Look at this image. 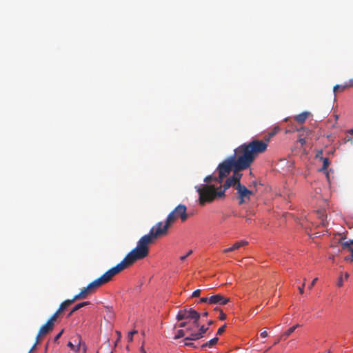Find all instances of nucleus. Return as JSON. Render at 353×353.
I'll use <instances>...</instances> for the list:
<instances>
[{
  "mask_svg": "<svg viewBox=\"0 0 353 353\" xmlns=\"http://www.w3.org/2000/svg\"><path fill=\"white\" fill-rule=\"evenodd\" d=\"M172 224V214H169L164 225L161 221L158 222L150 229L149 234L143 236L139 240L137 246L126 255L127 259H129L131 263H134L148 256L149 254V245L152 244L154 240L159 236L166 235L168 228Z\"/></svg>",
  "mask_w": 353,
  "mask_h": 353,
  "instance_id": "obj_1",
  "label": "nucleus"
},
{
  "mask_svg": "<svg viewBox=\"0 0 353 353\" xmlns=\"http://www.w3.org/2000/svg\"><path fill=\"white\" fill-rule=\"evenodd\" d=\"M132 264L133 263H131V261L129 259H127V256H125V257L123 259V261L121 263H118L116 266L108 270L100 277L97 278V279L89 283L88 285V288L92 292H94L98 288L111 281L114 276L119 274L123 270Z\"/></svg>",
  "mask_w": 353,
  "mask_h": 353,
  "instance_id": "obj_2",
  "label": "nucleus"
},
{
  "mask_svg": "<svg viewBox=\"0 0 353 353\" xmlns=\"http://www.w3.org/2000/svg\"><path fill=\"white\" fill-rule=\"evenodd\" d=\"M234 157L236 170H244L248 169L255 159L250 148L246 143H243L234 149Z\"/></svg>",
  "mask_w": 353,
  "mask_h": 353,
  "instance_id": "obj_3",
  "label": "nucleus"
},
{
  "mask_svg": "<svg viewBox=\"0 0 353 353\" xmlns=\"http://www.w3.org/2000/svg\"><path fill=\"white\" fill-rule=\"evenodd\" d=\"M196 189L199 195V203L202 205L225 196L224 190H221L219 187H215L214 185L203 184L196 186Z\"/></svg>",
  "mask_w": 353,
  "mask_h": 353,
  "instance_id": "obj_4",
  "label": "nucleus"
},
{
  "mask_svg": "<svg viewBox=\"0 0 353 353\" xmlns=\"http://www.w3.org/2000/svg\"><path fill=\"white\" fill-rule=\"evenodd\" d=\"M235 167L234 157H228L217 167L216 170L219 173V183H221L224 178L228 176L230 172Z\"/></svg>",
  "mask_w": 353,
  "mask_h": 353,
  "instance_id": "obj_5",
  "label": "nucleus"
},
{
  "mask_svg": "<svg viewBox=\"0 0 353 353\" xmlns=\"http://www.w3.org/2000/svg\"><path fill=\"white\" fill-rule=\"evenodd\" d=\"M238 194L237 199H239V204L248 203L250 201V196L254 194V192L249 190L245 185L241 183H238L235 188Z\"/></svg>",
  "mask_w": 353,
  "mask_h": 353,
  "instance_id": "obj_6",
  "label": "nucleus"
},
{
  "mask_svg": "<svg viewBox=\"0 0 353 353\" xmlns=\"http://www.w3.org/2000/svg\"><path fill=\"white\" fill-rule=\"evenodd\" d=\"M246 144L255 158L257 154L264 152L268 148V142L265 140L253 139Z\"/></svg>",
  "mask_w": 353,
  "mask_h": 353,
  "instance_id": "obj_7",
  "label": "nucleus"
},
{
  "mask_svg": "<svg viewBox=\"0 0 353 353\" xmlns=\"http://www.w3.org/2000/svg\"><path fill=\"white\" fill-rule=\"evenodd\" d=\"M170 214H172L173 223L178 218H180L183 222L188 219L187 208L185 205H179Z\"/></svg>",
  "mask_w": 353,
  "mask_h": 353,
  "instance_id": "obj_8",
  "label": "nucleus"
},
{
  "mask_svg": "<svg viewBox=\"0 0 353 353\" xmlns=\"http://www.w3.org/2000/svg\"><path fill=\"white\" fill-rule=\"evenodd\" d=\"M230 301V299L229 298L225 297L223 295L220 294L211 295L209 297V304L211 305H223L227 304Z\"/></svg>",
  "mask_w": 353,
  "mask_h": 353,
  "instance_id": "obj_9",
  "label": "nucleus"
},
{
  "mask_svg": "<svg viewBox=\"0 0 353 353\" xmlns=\"http://www.w3.org/2000/svg\"><path fill=\"white\" fill-rule=\"evenodd\" d=\"M54 325L52 323L47 321L44 325H43L37 334V343H39L40 337H42L46 334H48L50 332L53 330Z\"/></svg>",
  "mask_w": 353,
  "mask_h": 353,
  "instance_id": "obj_10",
  "label": "nucleus"
},
{
  "mask_svg": "<svg viewBox=\"0 0 353 353\" xmlns=\"http://www.w3.org/2000/svg\"><path fill=\"white\" fill-rule=\"evenodd\" d=\"M72 339L76 345H74L72 342L69 341L67 344V346L69 347L72 350L76 352H79L81 345V336L77 334Z\"/></svg>",
  "mask_w": 353,
  "mask_h": 353,
  "instance_id": "obj_11",
  "label": "nucleus"
},
{
  "mask_svg": "<svg viewBox=\"0 0 353 353\" xmlns=\"http://www.w3.org/2000/svg\"><path fill=\"white\" fill-rule=\"evenodd\" d=\"M201 314L195 310L190 308L187 310V318L194 319V324L195 326H199V320Z\"/></svg>",
  "mask_w": 353,
  "mask_h": 353,
  "instance_id": "obj_12",
  "label": "nucleus"
},
{
  "mask_svg": "<svg viewBox=\"0 0 353 353\" xmlns=\"http://www.w3.org/2000/svg\"><path fill=\"white\" fill-rule=\"evenodd\" d=\"M248 245V241H241L236 242L232 247L229 248L224 249L223 250V253H228L230 252H233L234 250H239L241 247L245 246Z\"/></svg>",
  "mask_w": 353,
  "mask_h": 353,
  "instance_id": "obj_13",
  "label": "nucleus"
},
{
  "mask_svg": "<svg viewBox=\"0 0 353 353\" xmlns=\"http://www.w3.org/2000/svg\"><path fill=\"white\" fill-rule=\"evenodd\" d=\"M231 186H234V188H236V182L234 181V178L230 176L227 179V180L225 181V182L223 186L222 185L219 186V189L221 190H224V193H225L226 190H228Z\"/></svg>",
  "mask_w": 353,
  "mask_h": 353,
  "instance_id": "obj_14",
  "label": "nucleus"
},
{
  "mask_svg": "<svg viewBox=\"0 0 353 353\" xmlns=\"http://www.w3.org/2000/svg\"><path fill=\"white\" fill-rule=\"evenodd\" d=\"M341 245L343 250H347V251L352 253L351 262H353V240L343 242Z\"/></svg>",
  "mask_w": 353,
  "mask_h": 353,
  "instance_id": "obj_15",
  "label": "nucleus"
},
{
  "mask_svg": "<svg viewBox=\"0 0 353 353\" xmlns=\"http://www.w3.org/2000/svg\"><path fill=\"white\" fill-rule=\"evenodd\" d=\"M309 115V112H303L296 116L294 117V120L300 123H303L307 119Z\"/></svg>",
  "mask_w": 353,
  "mask_h": 353,
  "instance_id": "obj_16",
  "label": "nucleus"
},
{
  "mask_svg": "<svg viewBox=\"0 0 353 353\" xmlns=\"http://www.w3.org/2000/svg\"><path fill=\"white\" fill-rule=\"evenodd\" d=\"M71 304H72V301H70V299H67L62 302L59 308H58V312H62L65 309H66L68 306H70Z\"/></svg>",
  "mask_w": 353,
  "mask_h": 353,
  "instance_id": "obj_17",
  "label": "nucleus"
},
{
  "mask_svg": "<svg viewBox=\"0 0 353 353\" xmlns=\"http://www.w3.org/2000/svg\"><path fill=\"white\" fill-rule=\"evenodd\" d=\"M218 341H219V338L218 337H214V338L212 339L211 340H210L209 341H208L207 343L203 344L201 346V347L203 350L205 349L207 347H211L214 345L216 344Z\"/></svg>",
  "mask_w": 353,
  "mask_h": 353,
  "instance_id": "obj_18",
  "label": "nucleus"
},
{
  "mask_svg": "<svg viewBox=\"0 0 353 353\" xmlns=\"http://www.w3.org/2000/svg\"><path fill=\"white\" fill-rule=\"evenodd\" d=\"M233 171H234L233 175L231 177L234 178V181L236 182V185L238 183H240V179H241V178L242 176V174L239 173V172H241V170H236V166H235L234 168V169H233Z\"/></svg>",
  "mask_w": 353,
  "mask_h": 353,
  "instance_id": "obj_19",
  "label": "nucleus"
},
{
  "mask_svg": "<svg viewBox=\"0 0 353 353\" xmlns=\"http://www.w3.org/2000/svg\"><path fill=\"white\" fill-rule=\"evenodd\" d=\"M90 304V301H84V302L78 303L72 309V312H74L77 311L78 310L81 309V307L88 305Z\"/></svg>",
  "mask_w": 353,
  "mask_h": 353,
  "instance_id": "obj_20",
  "label": "nucleus"
},
{
  "mask_svg": "<svg viewBox=\"0 0 353 353\" xmlns=\"http://www.w3.org/2000/svg\"><path fill=\"white\" fill-rule=\"evenodd\" d=\"M187 318V310L185 309L183 310H180L176 315V319L178 321H181Z\"/></svg>",
  "mask_w": 353,
  "mask_h": 353,
  "instance_id": "obj_21",
  "label": "nucleus"
},
{
  "mask_svg": "<svg viewBox=\"0 0 353 353\" xmlns=\"http://www.w3.org/2000/svg\"><path fill=\"white\" fill-rule=\"evenodd\" d=\"M204 181L207 184H209V183H210L212 181H218L219 182V176L216 177V176H214L213 175H208V176L205 177Z\"/></svg>",
  "mask_w": 353,
  "mask_h": 353,
  "instance_id": "obj_22",
  "label": "nucleus"
},
{
  "mask_svg": "<svg viewBox=\"0 0 353 353\" xmlns=\"http://www.w3.org/2000/svg\"><path fill=\"white\" fill-rule=\"evenodd\" d=\"M295 331V327H290L286 332H285L281 336V339H287L291 334Z\"/></svg>",
  "mask_w": 353,
  "mask_h": 353,
  "instance_id": "obj_23",
  "label": "nucleus"
},
{
  "mask_svg": "<svg viewBox=\"0 0 353 353\" xmlns=\"http://www.w3.org/2000/svg\"><path fill=\"white\" fill-rule=\"evenodd\" d=\"M202 338V335L198 332L191 334L190 336L186 337L185 340H198Z\"/></svg>",
  "mask_w": 353,
  "mask_h": 353,
  "instance_id": "obj_24",
  "label": "nucleus"
},
{
  "mask_svg": "<svg viewBox=\"0 0 353 353\" xmlns=\"http://www.w3.org/2000/svg\"><path fill=\"white\" fill-rule=\"evenodd\" d=\"M279 130V128H275L272 132H270L268 136L265 137V141L268 143L270 139L274 137Z\"/></svg>",
  "mask_w": 353,
  "mask_h": 353,
  "instance_id": "obj_25",
  "label": "nucleus"
},
{
  "mask_svg": "<svg viewBox=\"0 0 353 353\" xmlns=\"http://www.w3.org/2000/svg\"><path fill=\"white\" fill-rule=\"evenodd\" d=\"M321 159L323 161V167L321 168V170H327V168H328V166L330 165V161H329L328 158L321 157Z\"/></svg>",
  "mask_w": 353,
  "mask_h": 353,
  "instance_id": "obj_26",
  "label": "nucleus"
},
{
  "mask_svg": "<svg viewBox=\"0 0 353 353\" xmlns=\"http://www.w3.org/2000/svg\"><path fill=\"white\" fill-rule=\"evenodd\" d=\"M81 294H82V296L85 298H86V296L90 294H92L93 293L89 288H88V286L85 287V288H83L81 290Z\"/></svg>",
  "mask_w": 353,
  "mask_h": 353,
  "instance_id": "obj_27",
  "label": "nucleus"
},
{
  "mask_svg": "<svg viewBox=\"0 0 353 353\" xmlns=\"http://www.w3.org/2000/svg\"><path fill=\"white\" fill-rule=\"evenodd\" d=\"M61 312H58V310L52 314V316L48 320V322L52 323L54 325V322L57 320L59 316V314Z\"/></svg>",
  "mask_w": 353,
  "mask_h": 353,
  "instance_id": "obj_28",
  "label": "nucleus"
},
{
  "mask_svg": "<svg viewBox=\"0 0 353 353\" xmlns=\"http://www.w3.org/2000/svg\"><path fill=\"white\" fill-rule=\"evenodd\" d=\"M346 88H347L346 85H336L334 87L333 90L334 92H343Z\"/></svg>",
  "mask_w": 353,
  "mask_h": 353,
  "instance_id": "obj_29",
  "label": "nucleus"
},
{
  "mask_svg": "<svg viewBox=\"0 0 353 353\" xmlns=\"http://www.w3.org/2000/svg\"><path fill=\"white\" fill-rule=\"evenodd\" d=\"M214 310L219 311V312H220L219 319L220 320L223 321L226 319V314L219 307H215Z\"/></svg>",
  "mask_w": 353,
  "mask_h": 353,
  "instance_id": "obj_30",
  "label": "nucleus"
},
{
  "mask_svg": "<svg viewBox=\"0 0 353 353\" xmlns=\"http://www.w3.org/2000/svg\"><path fill=\"white\" fill-rule=\"evenodd\" d=\"M208 329H209V327H205V325H201L199 328L198 333L201 334V335H202V337H203L204 334L206 333V332L208 330Z\"/></svg>",
  "mask_w": 353,
  "mask_h": 353,
  "instance_id": "obj_31",
  "label": "nucleus"
},
{
  "mask_svg": "<svg viewBox=\"0 0 353 353\" xmlns=\"http://www.w3.org/2000/svg\"><path fill=\"white\" fill-rule=\"evenodd\" d=\"M137 333V330H132L128 333V340L129 342H132L133 341V336H134V334H135Z\"/></svg>",
  "mask_w": 353,
  "mask_h": 353,
  "instance_id": "obj_32",
  "label": "nucleus"
},
{
  "mask_svg": "<svg viewBox=\"0 0 353 353\" xmlns=\"http://www.w3.org/2000/svg\"><path fill=\"white\" fill-rule=\"evenodd\" d=\"M185 335V332L184 330H179L177 331V334L175 336L174 339H180V338H182Z\"/></svg>",
  "mask_w": 353,
  "mask_h": 353,
  "instance_id": "obj_33",
  "label": "nucleus"
},
{
  "mask_svg": "<svg viewBox=\"0 0 353 353\" xmlns=\"http://www.w3.org/2000/svg\"><path fill=\"white\" fill-rule=\"evenodd\" d=\"M84 299V297L82 296L81 292H79L78 294L75 295L72 299H70V301H72V303L78 299Z\"/></svg>",
  "mask_w": 353,
  "mask_h": 353,
  "instance_id": "obj_34",
  "label": "nucleus"
},
{
  "mask_svg": "<svg viewBox=\"0 0 353 353\" xmlns=\"http://www.w3.org/2000/svg\"><path fill=\"white\" fill-rule=\"evenodd\" d=\"M225 327H226L225 324L223 325V326H221V327H219L217 331V334L218 335L222 334L225 332Z\"/></svg>",
  "mask_w": 353,
  "mask_h": 353,
  "instance_id": "obj_35",
  "label": "nucleus"
},
{
  "mask_svg": "<svg viewBox=\"0 0 353 353\" xmlns=\"http://www.w3.org/2000/svg\"><path fill=\"white\" fill-rule=\"evenodd\" d=\"M201 290L198 289L195 291L193 292L192 294V297H198L200 296L201 294Z\"/></svg>",
  "mask_w": 353,
  "mask_h": 353,
  "instance_id": "obj_36",
  "label": "nucleus"
},
{
  "mask_svg": "<svg viewBox=\"0 0 353 353\" xmlns=\"http://www.w3.org/2000/svg\"><path fill=\"white\" fill-rule=\"evenodd\" d=\"M192 253V250H189V252H188L186 254H185L184 256H181L180 257V259H181V261H184V260H185V259H186V258H187L188 256H190Z\"/></svg>",
  "mask_w": 353,
  "mask_h": 353,
  "instance_id": "obj_37",
  "label": "nucleus"
},
{
  "mask_svg": "<svg viewBox=\"0 0 353 353\" xmlns=\"http://www.w3.org/2000/svg\"><path fill=\"white\" fill-rule=\"evenodd\" d=\"M81 347H82L83 353H87V345L82 340Z\"/></svg>",
  "mask_w": 353,
  "mask_h": 353,
  "instance_id": "obj_38",
  "label": "nucleus"
},
{
  "mask_svg": "<svg viewBox=\"0 0 353 353\" xmlns=\"http://www.w3.org/2000/svg\"><path fill=\"white\" fill-rule=\"evenodd\" d=\"M305 280H306V279H304V282H303V283L302 284V285H301V287H299V292H300V294H303V292H304L303 289H304V287H305Z\"/></svg>",
  "mask_w": 353,
  "mask_h": 353,
  "instance_id": "obj_39",
  "label": "nucleus"
},
{
  "mask_svg": "<svg viewBox=\"0 0 353 353\" xmlns=\"http://www.w3.org/2000/svg\"><path fill=\"white\" fill-rule=\"evenodd\" d=\"M343 281H344V279L343 278V276H341L339 279V281H338V283H337V285H338L339 287H341L343 285Z\"/></svg>",
  "mask_w": 353,
  "mask_h": 353,
  "instance_id": "obj_40",
  "label": "nucleus"
},
{
  "mask_svg": "<svg viewBox=\"0 0 353 353\" xmlns=\"http://www.w3.org/2000/svg\"><path fill=\"white\" fill-rule=\"evenodd\" d=\"M317 280H318L317 278H315V279H313V281H312L310 285L308 286V289L309 290H311L313 288V286L315 285V283H316Z\"/></svg>",
  "mask_w": 353,
  "mask_h": 353,
  "instance_id": "obj_41",
  "label": "nucleus"
},
{
  "mask_svg": "<svg viewBox=\"0 0 353 353\" xmlns=\"http://www.w3.org/2000/svg\"><path fill=\"white\" fill-rule=\"evenodd\" d=\"M200 303H209V297H202L200 299Z\"/></svg>",
  "mask_w": 353,
  "mask_h": 353,
  "instance_id": "obj_42",
  "label": "nucleus"
},
{
  "mask_svg": "<svg viewBox=\"0 0 353 353\" xmlns=\"http://www.w3.org/2000/svg\"><path fill=\"white\" fill-rule=\"evenodd\" d=\"M63 332V330H62L59 333H58L56 336L54 337V341H57L62 335Z\"/></svg>",
  "mask_w": 353,
  "mask_h": 353,
  "instance_id": "obj_43",
  "label": "nucleus"
},
{
  "mask_svg": "<svg viewBox=\"0 0 353 353\" xmlns=\"http://www.w3.org/2000/svg\"><path fill=\"white\" fill-rule=\"evenodd\" d=\"M322 155H323V151L319 150L316 154V158L321 159V157H323Z\"/></svg>",
  "mask_w": 353,
  "mask_h": 353,
  "instance_id": "obj_44",
  "label": "nucleus"
},
{
  "mask_svg": "<svg viewBox=\"0 0 353 353\" xmlns=\"http://www.w3.org/2000/svg\"><path fill=\"white\" fill-rule=\"evenodd\" d=\"M260 335H261V337L265 338V337L268 336V332L265 330H264V331L261 332Z\"/></svg>",
  "mask_w": 353,
  "mask_h": 353,
  "instance_id": "obj_45",
  "label": "nucleus"
},
{
  "mask_svg": "<svg viewBox=\"0 0 353 353\" xmlns=\"http://www.w3.org/2000/svg\"><path fill=\"white\" fill-rule=\"evenodd\" d=\"M299 141L302 145H305L306 143L305 139L304 138H300L299 139Z\"/></svg>",
  "mask_w": 353,
  "mask_h": 353,
  "instance_id": "obj_46",
  "label": "nucleus"
},
{
  "mask_svg": "<svg viewBox=\"0 0 353 353\" xmlns=\"http://www.w3.org/2000/svg\"><path fill=\"white\" fill-rule=\"evenodd\" d=\"M351 258H352V253H350V256H346L344 259L346 261H350L351 262Z\"/></svg>",
  "mask_w": 353,
  "mask_h": 353,
  "instance_id": "obj_47",
  "label": "nucleus"
},
{
  "mask_svg": "<svg viewBox=\"0 0 353 353\" xmlns=\"http://www.w3.org/2000/svg\"><path fill=\"white\" fill-rule=\"evenodd\" d=\"M116 334H117V335L118 336V340H121V332L119 331H116Z\"/></svg>",
  "mask_w": 353,
  "mask_h": 353,
  "instance_id": "obj_48",
  "label": "nucleus"
},
{
  "mask_svg": "<svg viewBox=\"0 0 353 353\" xmlns=\"http://www.w3.org/2000/svg\"><path fill=\"white\" fill-rule=\"evenodd\" d=\"M186 325H187V323H186V322H181V323H180V324H179V327H185V326H186Z\"/></svg>",
  "mask_w": 353,
  "mask_h": 353,
  "instance_id": "obj_49",
  "label": "nucleus"
},
{
  "mask_svg": "<svg viewBox=\"0 0 353 353\" xmlns=\"http://www.w3.org/2000/svg\"><path fill=\"white\" fill-rule=\"evenodd\" d=\"M185 345H186V346H191V347H194L193 343H185Z\"/></svg>",
  "mask_w": 353,
  "mask_h": 353,
  "instance_id": "obj_50",
  "label": "nucleus"
},
{
  "mask_svg": "<svg viewBox=\"0 0 353 353\" xmlns=\"http://www.w3.org/2000/svg\"><path fill=\"white\" fill-rule=\"evenodd\" d=\"M37 343H37V341H36V342H35V343L34 344V345H33V346L32 347V348L30 350V351H29V352H30V353H31V352H32V351L35 348V347H36V345H37Z\"/></svg>",
  "mask_w": 353,
  "mask_h": 353,
  "instance_id": "obj_51",
  "label": "nucleus"
},
{
  "mask_svg": "<svg viewBox=\"0 0 353 353\" xmlns=\"http://www.w3.org/2000/svg\"><path fill=\"white\" fill-rule=\"evenodd\" d=\"M213 323H214V321H212V320H210V321L208 322V326H210V325H212Z\"/></svg>",
  "mask_w": 353,
  "mask_h": 353,
  "instance_id": "obj_52",
  "label": "nucleus"
},
{
  "mask_svg": "<svg viewBox=\"0 0 353 353\" xmlns=\"http://www.w3.org/2000/svg\"><path fill=\"white\" fill-rule=\"evenodd\" d=\"M347 132H348L350 134L353 135V128H352V129L349 130L347 131Z\"/></svg>",
  "mask_w": 353,
  "mask_h": 353,
  "instance_id": "obj_53",
  "label": "nucleus"
},
{
  "mask_svg": "<svg viewBox=\"0 0 353 353\" xmlns=\"http://www.w3.org/2000/svg\"><path fill=\"white\" fill-rule=\"evenodd\" d=\"M348 277H349V274H348V273H347V272H346V273L345 274V275H344V278H345V279H348Z\"/></svg>",
  "mask_w": 353,
  "mask_h": 353,
  "instance_id": "obj_54",
  "label": "nucleus"
},
{
  "mask_svg": "<svg viewBox=\"0 0 353 353\" xmlns=\"http://www.w3.org/2000/svg\"><path fill=\"white\" fill-rule=\"evenodd\" d=\"M208 315V312H204L203 314H202V316H207Z\"/></svg>",
  "mask_w": 353,
  "mask_h": 353,
  "instance_id": "obj_55",
  "label": "nucleus"
},
{
  "mask_svg": "<svg viewBox=\"0 0 353 353\" xmlns=\"http://www.w3.org/2000/svg\"><path fill=\"white\" fill-rule=\"evenodd\" d=\"M280 339H281V338H280V339H277L276 341H275V342L274 343V344H273V345H276L277 343H279Z\"/></svg>",
  "mask_w": 353,
  "mask_h": 353,
  "instance_id": "obj_56",
  "label": "nucleus"
},
{
  "mask_svg": "<svg viewBox=\"0 0 353 353\" xmlns=\"http://www.w3.org/2000/svg\"><path fill=\"white\" fill-rule=\"evenodd\" d=\"M300 326H301V325H300L299 324H296V325H295L292 326V327H295V330H296L297 327H300Z\"/></svg>",
  "mask_w": 353,
  "mask_h": 353,
  "instance_id": "obj_57",
  "label": "nucleus"
},
{
  "mask_svg": "<svg viewBox=\"0 0 353 353\" xmlns=\"http://www.w3.org/2000/svg\"><path fill=\"white\" fill-rule=\"evenodd\" d=\"M141 353H147V352L144 350V349H143V347H141Z\"/></svg>",
  "mask_w": 353,
  "mask_h": 353,
  "instance_id": "obj_58",
  "label": "nucleus"
},
{
  "mask_svg": "<svg viewBox=\"0 0 353 353\" xmlns=\"http://www.w3.org/2000/svg\"><path fill=\"white\" fill-rule=\"evenodd\" d=\"M116 340L117 341H116L115 344H114L115 346L117 345V343L120 341V340H118V337L116 338Z\"/></svg>",
  "mask_w": 353,
  "mask_h": 353,
  "instance_id": "obj_59",
  "label": "nucleus"
},
{
  "mask_svg": "<svg viewBox=\"0 0 353 353\" xmlns=\"http://www.w3.org/2000/svg\"><path fill=\"white\" fill-rule=\"evenodd\" d=\"M74 312H72V310L70 311V312L68 314V316H70Z\"/></svg>",
  "mask_w": 353,
  "mask_h": 353,
  "instance_id": "obj_60",
  "label": "nucleus"
},
{
  "mask_svg": "<svg viewBox=\"0 0 353 353\" xmlns=\"http://www.w3.org/2000/svg\"><path fill=\"white\" fill-rule=\"evenodd\" d=\"M325 353H331V351L329 350Z\"/></svg>",
  "mask_w": 353,
  "mask_h": 353,
  "instance_id": "obj_61",
  "label": "nucleus"
},
{
  "mask_svg": "<svg viewBox=\"0 0 353 353\" xmlns=\"http://www.w3.org/2000/svg\"><path fill=\"white\" fill-rule=\"evenodd\" d=\"M28 353H30V352H29Z\"/></svg>",
  "mask_w": 353,
  "mask_h": 353,
  "instance_id": "obj_62",
  "label": "nucleus"
},
{
  "mask_svg": "<svg viewBox=\"0 0 353 353\" xmlns=\"http://www.w3.org/2000/svg\"><path fill=\"white\" fill-rule=\"evenodd\" d=\"M97 353H98V352H97Z\"/></svg>",
  "mask_w": 353,
  "mask_h": 353,
  "instance_id": "obj_63",
  "label": "nucleus"
}]
</instances>
